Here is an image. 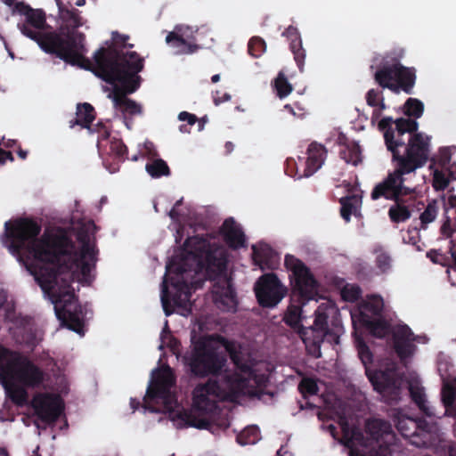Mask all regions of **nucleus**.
Returning a JSON list of instances; mask_svg holds the SVG:
<instances>
[{"instance_id": "1", "label": "nucleus", "mask_w": 456, "mask_h": 456, "mask_svg": "<svg viewBox=\"0 0 456 456\" xmlns=\"http://www.w3.org/2000/svg\"><path fill=\"white\" fill-rule=\"evenodd\" d=\"M5 232L15 252L26 250L37 262L33 274L42 289L51 293L57 318L68 329L84 335L85 313L71 283L75 278L83 284L94 279L98 250L87 232L77 235L81 244L77 249L68 231L61 227L46 229L40 238L41 225L31 219L5 223Z\"/></svg>"}, {"instance_id": "2", "label": "nucleus", "mask_w": 456, "mask_h": 456, "mask_svg": "<svg viewBox=\"0 0 456 456\" xmlns=\"http://www.w3.org/2000/svg\"><path fill=\"white\" fill-rule=\"evenodd\" d=\"M184 254L173 256L167 264V273L161 285V301L167 315V302L170 297L167 283L175 289L172 300L175 305L187 301L191 289H197L201 281H194V276L205 273L207 279L213 281L212 294L215 303L223 311L234 309L237 305L236 292L232 279L227 276V257L224 250L212 244L204 235L188 237L183 245Z\"/></svg>"}, {"instance_id": "3", "label": "nucleus", "mask_w": 456, "mask_h": 456, "mask_svg": "<svg viewBox=\"0 0 456 456\" xmlns=\"http://www.w3.org/2000/svg\"><path fill=\"white\" fill-rule=\"evenodd\" d=\"M378 128L383 133L386 147L392 154L395 169L377 183L370 192V199L381 198L397 202L411 195L415 189L408 184L416 170L424 167L430 154V137L418 132L415 121L392 117L382 118Z\"/></svg>"}, {"instance_id": "4", "label": "nucleus", "mask_w": 456, "mask_h": 456, "mask_svg": "<svg viewBox=\"0 0 456 456\" xmlns=\"http://www.w3.org/2000/svg\"><path fill=\"white\" fill-rule=\"evenodd\" d=\"M220 343L240 373L225 371L220 379H210L193 389L191 410L178 414L189 427L208 429L211 425L208 415L217 408V400L234 402L240 395H255L256 388L266 383V377L254 369V359L240 343L223 337Z\"/></svg>"}, {"instance_id": "5", "label": "nucleus", "mask_w": 456, "mask_h": 456, "mask_svg": "<svg viewBox=\"0 0 456 456\" xmlns=\"http://www.w3.org/2000/svg\"><path fill=\"white\" fill-rule=\"evenodd\" d=\"M144 68V59L137 53L117 52L114 48L101 49L95 56L94 75L113 86L110 97L114 107L123 113L137 115L142 107L127 94L139 89L142 77L139 75Z\"/></svg>"}, {"instance_id": "6", "label": "nucleus", "mask_w": 456, "mask_h": 456, "mask_svg": "<svg viewBox=\"0 0 456 456\" xmlns=\"http://www.w3.org/2000/svg\"><path fill=\"white\" fill-rule=\"evenodd\" d=\"M58 5L62 24L41 38V49L72 66L91 68L92 61L85 56L87 52L86 36L77 31L83 25L80 12L73 7L69 9L62 4Z\"/></svg>"}, {"instance_id": "7", "label": "nucleus", "mask_w": 456, "mask_h": 456, "mask_svg": "<svg viewBox=\"0 0 456 456\" xmlns=\"http://www.w3.org/2000/svg\"><path fill=\"white\" fill-rule=\"evenodd\" d=\"M285 265L292 273L294 287L283 321L291 329L299 333L305 328L301 324L302 306L317 295V281L310 269L299 259L293 256H285Z\"/></svg>"}, {"instance_id": "8", "label": "nucleus", "mask_w": 456, "mask_h": 456, "mask_svg": "<svg viewBox=\"0 0 456 456\" xmlns=\"http://www.w3.org/2000/svg\"><path fill=\"white\" fill-rule=\"evenodd\" d=\"M183 360L191 374L196 378H221L227 363L226 354L203 338L193 342L191 352L183 356Z\"/></svg>"}, {"instance_id": "9", "label": "nucleus", "mask_w": 456, "mask_h": 456, "mask_svg": "<svg viewBox=\"0 0 456 456\" xmlns=\"http://www.w3.org/2000/svg\"><path fill=\"white\" fill-rule=\"evenodd\" d=\"M0 376L13 379L26 387H38L45 380L44 371L28 357L0 346Z\"/></svg>"}, {"instance_id": "10", "label": "nucleus", "mask_w": 456, "mask_h": 456, "mask_svg": "<svg viewBox=\"0 0 456 456\" xmlns=\"http://www.w3.org/2000/svg\"><path fill=\"white\" fill-rule=\"evenodd\" d=\"M375 82L382 88H387L395 94L400 91L407 94H413L416 84V69L405 67L398 61L381 64L374 73Z\"/></svg>"}, {"instance_id": "11", "label": "nucleus", "mask_w": 456, "mask_h": 456, "mask_svg": "<svg viewBox=\"0 0 456 456\" xmlns=\"http://www.w3.org/2000/svg\"><path fill=\"white\" fill-rule=\"evenodd\" d=\"M175 385V377L169 366L154 370L144 397L145 404L150 402H161L165 410H173L177 403L175 394L171 391Z\"/></svg>"}, {"instance_id": "12", "label": "nucleus", "mask_w": 456, "mask_h": 456, "mask_svg": "<svg viewBox=\"0 0 456 456\" xmlns=\"http://www.w3.org/2000/svg\"><path fill=\"white\" fill-rule=\"evenodd\" d=\"M257 303L264 308H274L285 297L287 288L274 273H265L254 286Z\"/></svg>"}, {"instance_id": "13", "label": "nucleus", "mask_w": 456, "mask_h": 456, "mask_svg": "<svg viewBox=\"0 0 456 456\" xmlns=\"http://www.w3.org/2000/svg\"><path fill=\"white\" fill-rule=\"evenodd\" d=\"M30 405L35 415L47 425L55 424L65 410L64 401L61 395L48 392L36 393Z\"/></svg>"}, {"instance_id": "14", "label": "nucleus", "mask_w": 456, "mask_h": 456, "mask_svg": "<svg viewBox=\"0 0 456 456\" xmlns=\"http://www.w3.org/2000/svg\"><path fill=\"white\" fill-rule=\"evenodd\" d=\"M365 431L372 440L380 444L378 448L371 449L364 456H392L390 444L395 435L388 421L379 419H368Z\"/></svg>"}, {"instance_id": "15", "label": "nucleus", "mask_w": 456, "mask_h": 456, "mask_svg": "<svg viewBox=\"0 0 456 456\" xmlns=\"http://www.w3.org/2000/svg\"><path fill=\"white\" fill-rule=\"evenodd\" d=\"M395 426L398 432L411 443L420 446L426 443L429 433V425L425 419H416L397 411L394 418Z\"/></svg>"}, {"instance_id": "16", "label": "nucleus", "mask_w": 456, "mask_h": 456, "mask_svg": "<svg viewBox=\"0 0 456 456\" xmlns=\"http://www.w3.org/2000/svg\"><path fill=\"white\" fill-rule=\"evenodd\" d=\"M10 321L13 324L12 334L16 342L34 349L41 340L39 330L34 319L28 315L19 314L14 315Z\"/></svg>"}, {"instance_id": "17", "label": "nucleus", "mask_w": 456, "mask_h": 456, "mask_svg": "<svg viewBox=\"0 0 456 456\" xmlns=\"http://www.w3.org/2000/svg\"><path fill=\"white\" fill-rule=\"evenodd\" d=\"M368 379L377 391L388 404L396 403L400 400L401 387L397 380L386 371H366Z\"/></svg>"}, {"instance_id": "18", "label": "nucleus", "mask_w": 456, "mask_h": 456, "mask_svg": "<svg viewBox=\"0 0 456 456\" xmlns=\"http://www.w3.org/2000/svg\"><path fill=\"white\" fill-rule=\"evenodd\" d=\"M46 25L45 14L42 10L32 9L27 15L24 23H19L18 28L27 37L37 43L41 48V38L48 32L42 31Z\"/></svg>"}, {"instance_id": "19", "label": "nucleus", "mask_w": 456, "mask_h": 456, "mask_svg": "<svg viewBox=\"0 0 456 456\" xmlns=\"http://www.w3.org/2000/svg\"><path fill=\"white\" fill-rule=\"evenodd\" d=\"M307 159L304 173L301 176L309 177L314 175L324 163L327 150L324 145L313 142L307 148Z\"/></svg>"}, {"instance_id": "20", "label": "nucleus", "mask_w": 456, "mask_h": 456, "mask_svg": "<svg viewBox=\"0 0 456 456\" xmlns=\"http://www.w3.org/2000/svg\"><path fill=\"white\" fill-rule=\"evenodd\" d=\"M221 233L231 248L237 249L246 246L245 234L233 218L230 217L224 220L221 227Z\"/></svg>"}, {"instance_id": "21", "label": "nucleus", "mask_w": 456, "mask_h": 456, "mask_svg": "<svg viewBox=\"0 0 456 456\" xmlns=\"http://www.w3.org/2000/svg\"><path fill=\"white\" fill-rule=\"evenodd\" d=\"M282 36L289 41V49L294 55V60L301 72L304 71L305 50L302 45V39L298 29L294 26H289Z\"/></svg>"}, {"instance_id": "22", "label": "nucleus", "mask_w": 456, "mask_h": 456, "mask_svg": "<svg viewBox=\"0 0 456 456\" xmlns=\"http://www.w3.org/2000/svg\"><path fill=\"white\" fill-rule=\"evenodd\" d=\"M339 146V157L346 163L357 166L362 162V150L360 145L349 140L345 134H339L338 137Z\"/></svg>"}, {"instance_id": "23", "label": "nucleus", "mask_w": 456, "mask_h": 456, "mask_svg": "<svg viewBox=\"0 0 456 456\" xmlns=\"http://www.w3.org/2000/svg\"><path fill=\"white\" fill-rule=\"evenodd\" d=\"M427 257L434 264L450 266L456 270V240H451L448 242L446 250H443L442 248L429 250L427 252Z\"/></svg>"}, {"instance_id": "24", "label": "nucleus", "mask_w": 456, "mask_h": 456, "mask_svg": "<svg viewBox=\"0 0 456 456\" xmlns=\"http://www.w3.org/2000/svg\"><path fill=\"white\" fill-rule=\"evenodd\" d=\"M2 378V376H0ZM4 379H0V383L4 387L6 395L11 401L18 406H23L28 402V392L24 386L16 384V380L4 376Z\"/></svg>"}, {"instance_id": "25", "label": "nucleus", "mask_w": 456, "mask_h": 456, "mask_svg": "<svg viewBox=\"0 0 456 456\" xmlns=\"http://www.w3.org/2000/svg\"><path fill=\"white\" fill-rule=\"evenodd\" d=\"M299 336L302 338L303 342L305 344V346H313L316 357L321 356V345L325 341V329L310 327V328H303L300 329Z\"/></svg>"}, {"instance_id": "26", "label": "nucleus", "mask_w": 456, "mask_h": 456, "mask_svg": "<svg viewBox=\"0 0 456 456\" xmlns=\"http://www.w3.org/2000/svg\"><path fill=\"white\" fill-rule=\"evenodd\" d=\"M95 117L96 113L94 108L90 103H78L77 106L76 118L69 121V127L73 128L75 126H80L91 131L92 123L95 119Z\"/></svg>"}, {"instance_id": "27", "label": "nucleus", "mask_w": 456, "mask_h": 456, "mask_svg": "<svg viewBox=\"0 0 456 456\" xmlns=\"http://www.w3.org/2000/svg\"><path fill=\"white\" fill-rule=\"evenodd\" d=\"M361 320L370 334L376 338H383L389 332V325L381 317L371 318L366 313L361 312Z\"/></svg>"}, {"instance_id": "28", "label": "nucleus", "mask_w": 456, "mask_h": 456, "mask_svg": "<svg viewBox=\"0 0 456 456\" xmlns=\"http://www.w3.org/2000/svg\"><path fill=\"white\" fill-rule=\"evenodd\" d=\"M411 332L405 331L400 334H395L394 338V347L396 354L401 360H405L411 357L415 350V345L411 342L409 336Z\"/></svg>"}, {"instance_id": "29", "label": "nucleus", "mask_w": 456, "mask_h": 456, "mask_svg": "<svg viewBox=\"0 0 456 456\" xmlns=\"http://www.w3.org/2000/svg\"><path fill=\"white\" fill-rule=\"evenodd\" d=\"M167 44L176 49V54H191L198 51L200 46L196 44L187 42L175 31L169 32L166 37Z\"/></svg>"}, {"instance_id": "30", "label": "nucleus", "mask_w": 456, "mask_h": 456, "mask_svg": "<svg viewBox=\"0 0 456 456\" xmlns=\"http://www.w3.org/2000/svg\"><path fill=\"white\" fill-rule=\"evenodd\" d=\"M253 260L256 265L262 270L272 269V262L274 256V251L273 248L266 245L261 244L257 246H252Z\"/></svg>"}, {"instance_id": "31", "label": "nucleus", "mask_w": 456, "mask_h": 456, "mask_svg": "<svg viewBox=\"0 0 456 456\" xmlns=\"http://www.w3.org/2000/svg\"><path fill=\"white\" fill-rule=\"evenodd\" d=\"M129 39V37L127 35H122L118 32L115 31L112 32V43L108 45L107 47H100L94 54V61H92V66L91 68L86 69L87 70H91L94 73V67H95V56L97 53L101 49H110L114 48L117 52L122 53L124 55L126 53H134L133 51H124L125 48H133L134 45L128 44L127 40Z\"/></svg>"}, {"instance_id": "32", "label": "nucleus", "mask_w": 456, "mask_h": 456, "mask_svg": "<svg viewBox=\"0 0 456 456\" xmlns=\"http://www.w3.org/2000/svg\"><path fill=\"white\" fill-rule=\"evenodd\" d=\"M411 212L407 206L404 205L403 198L397 200L388 209V216L391 222L399 224L410 219Z\"/></svg>"}, {"instance_id": "33", "label": "nucleus", "mask_w": 456, "mask_h": 456, "mask_svg": "<svg viewBox=\"0 0 456 456\" xmlns=\"http://www.w3.org/2000/svg\"><path fill=\"white\" fill-rule=\"evenodd\" d=\"M423 112L424 104L417 98H408L403 104V113L408 117L403 118L404 119L415 121L419 125L416 119L419 118Z\"/></svg>"}, {"instance_id": "34", "label": "nucleus", "mask_w": 456, "mask_h": 456, "mask_svg": "<svg viewBox=\"0 0 456 456\" xmlns=\"http://www.w3.org/2000/svg\"><path fill=\"white\" fill-rule=\"evenodd\" d=\"M409 392L412 402L419 407V411L428 416H431L432 412L427 404L424 388L417 384H410Z\"/></svg>"}, {"instance_id": "35", "label": "nucleus", "mask_w": 456, "mask_h": 456, "mask_svg": "<svg viewBox=\"0 0 456 456\" xmlns=\"http://www.w3.org/2000/svg\"><path fill=\"white\" fill-rule=\"evenodd\" d=\"M260 439V430L257 426L245 428L236 437L240 445L255 444Z\"/></svg>"}, {"instance_id": "36", "label": "nucleus", "mask_w": 456, "mask_h": 456, "mask_svg": "<svg viewBox=\"0 0 456 456\" xmlns=\"http://www.w3.org/2000/svg\"><path fill=\"white\" fill-rule=\"evenodd\" d=\"M89 132L91 134H98L97 148L99 151L106 149L109 142L111 140L110 129L102 122L100 121L94 127L92 126V130Z\"/></svg>"}, {"instance_id": "37", "label": "nucleus", "mask_w": 456, "mask_h": 456, "mask_svg": "<svg viewBox=\"0 0 456 456\" xmlns=\"http://www.w3.org/2000/svg\"><path fill=\"white\" fill-rule=\"evenodd\" d=\"M145 168L148 174L154 178L170 175L169 167L167 162L161 159H155L151 163H147Z\"/></svg>"}, {"instance_id": "38", "label": "nucleus", "mask_w": 456, "mask_h": 456, "mask_svg": "<svg viewBox=\"0 0 456 456\" xmlns=\"http://www.w3.org/2000/svg\"><path fill=\"white\" fill-rule=\"evenodd\" d=\"M376 254L375 265L379 270L380 273H387L392 267V257L390 254L385 251L382 248L374 250Z\"/></svg>"}, {"instance_id": "39", "label": "nucleus", "mask_w": 456, "mask_h": 456, "mask_svg": "<svg viewBox=\"0 0 456 456\" xmlns=\"http://www.w3.org/2000/svg\"><path fill=\"white\" fill-rule=\"evenodd\" d=\"M277 96L281 99L287 97L292 91L293 86L288 81L283 72H279L273 83Z\"/></svg>"}, {"instance_id": "40", "label": "nucleus", "mask_w": 456, "mask_h": 456, "mask_svg": "<svg viewBox=\"0 0 456 456\" xmlns=\"http://www.w3.org/2000/svg\"><path fill=\"white\" fill-rule=\"evenodd\" d=\"M339 202L341 204L340 215L346 222H349L352 214L355 213L357 198L354 195L347 196L341 198Z\"/></svg>"}, {"instance_id": "41", "label": "nucleus", "mask_w": 456, "mask_h": 456, "mask_svg": "<svg viewBox=\"0 0 456 456\" xmlns=\"http://www.w3.org/2000/svg\"><path fill=\"white\" fill-rule=\"evenodd\" d=\"M108 145V154L113 155L115 158L122 160H125L126 159L127 147L121 139L113 137L109 142Z\"/></svg>"}, {"instance_id": "42", "label": "nucleus", "mask_w": 456, "mask_h": 456, "mask_svg": "<svg viewBox=\"0 0 456 456\" xmlns=\"http://www.w3.org/2000/svg\"><path fill=\"white\" fill-rule=\"evenodd\" d=\"M362 289L357 284H346L341 290L342 298L347 302H356L362 297Z\"/></svg>"}, {"instance_id": "43", "label": "nucleus", "mask_w": 456, "mask_h": 456, "mask_svg": "<svg viewBox=\"0 0 456 456\" xmlns=\"http://www.w3.org/2000/svg\"><path fill=\"white\" fill-rule=\"evenodd\" d=\"M355 344L362 362L366 366L372 362L373 355L362 337H355Z\"/></svg>"}, {"instance_id": "44", "label": "nucleus", "mask_w": 456, "mask_h": 456, "mask_svg": "<svg viewBox=\"0 0 456 456\" xmlns=\"http://www.w3.org/2000/svg\"><path fill=\"white\" fill-rule=\"evenodd\" d=\"M370 312L375 317H381L383 311V300L379 297H373L363 305V311Z\"/></svg>"}, {"instance_id": "45", "label": "nucleus", "mask_w": 456, "mask_h": 456, "mask_svg": "<svg viewBox=\"0 0 456 456\" xmlns=\"http://www.w3.org/2000/svg\"><path fill=\"white\" fill-rule=\"evenodd\" d=\"M298 390L304 398L308 395H314L318 393L319 388L317 383L312 379H303L298 384Z\"/></svg>"}, {"instance_id": "46", "label": "nucleus", "mask_w": 456, "mask_h": 456, "mask_svg": "<svg viewBox=\"0 0 456 456\" xmlns=\"http://www.w3.org/2000/svg\"><path fill=\"white\" fill-rule=\"evenodd\" d=\"M265 48V42L259 37H253L248 44V53L253 57H259Z\"/></svg>"}, {"instance_id": "47", "label": "nucleus", "mask_w": 456, "mask_h": 456, "mask_svg": "<svg viewBox=\"0 0 456 456\" xmlns=\"http://www.w3.org/2000/svg\"><path fill=\"white\" fill-rule=\"evenodd\" d=\"M449 177L443 170H435L433 174V187L436 191H444L449 185Z\"/></svg>"}, {"instance_id": "48", "label": "nucleus", "mask_w": 456, "mask_h": 456, "mask_svg": "<svg viewBox=\"0 0 456 456\" xmlns=\"http://www.w3.org/2000/svg\"><path fill=\"white\" fill-rule=\"evenodd\" d=\"M455 232L456 229L452 224L450 218L446 217V220L444 222L440 228L442 237L439 238V240H448V243L451 240H456Z\"/></svg>"}, {"instance_id": "49", "label": "nucleus", "mask_w": 456, "mask_h": 456, "mask_svg": "<svg viewBox=\"0 0 456 456\" xmlns=\"http://www.w3.org/2000/svg\"><path fill=\"white\" fill-rule=\"evenodd\" d=\"M327 308L320 305L315 311V319L313 327L327 329L329 314L326 313Z\"/></svg>"}, {"instance_id": "50", "label": "nucleus", "mask_w": 456, "mask_h": 456, "mask_svg": "<svg viewBox=\"0 0 456 456\" xmlns=\"http://www.w3.org/2000/svg\"><path fill=\"white\" fill-rule=\"evenodd\" d=\"M436 214V207L433 204H428L419 217L421 222V228L426 229L427 224L435 220Z\"/></svg>"}, {"instance_id": "51", "label": "nucleus", "mask_w": 456, "mask_h": 456, "mask_svg": "<svg viewBox=\"0 0 456 456\" xmlns=\"http://www.w3.org/2000/svg\"><path fill=\"white\" fill-rule=\"evenodd\" d=\"M443 402L447 410H452L455 413L456 395L452 387L443 392Z\"/></svg>"}, {"instance_id": "52", "label": "nucleus", "mask_w": 456, "mask_h": 456, "mask_svg": "<svg viewBox=\"0 0 456 456\" xmlns=\"http://www.w3.org/2000/svg\"><path fill=\"white\" fill-rule=\"evenodd\" d=\"M382 98H384L382 91L374 88L370 89L365 96L367 104L372 108L378 106V102Z\"/></svg>"}, {"instance_id": "53", "label": "nucleus", "mask_w": 456, "mask_h": 456, "mask_svg": "<svg viewBox=\"0 0 456 456\" xmlns=\"http://www.w3.org/2000/svg\"><path fill=\"white\" fill-rule=\"evenodd\" d=\"M325 341L330 343V345H338L339 344V335L334 330H330L329 327L325 329Z\"/></svg>"}, {"instance_id": "54", "label": "nucleus", "mask_w": 456, "mask_h": 456, "mask_svg": "<svg viewBox=\"0 0 456 456\" xmlns=\"http://www.w3.org/2000/svg\"><path fill=\"white\" fill-rule=\"evenodd\" d=\"M451 153L448 149H443L440 151L439 164L442 168H446L450 166Z\"/></svg>"}, {"instance_id": "55", "label": "nucleus", "mask_w": 456, "mask_h": 456, "mask_svg": "<svg viewBox=\"0 0 456 456\" xmlns=\"http://www.w3.org/2000/svg\"><path fill=\"white\" fill-rule=\"evenodd\" d=\"M166 338H169L168 346L170 347H175L177 345V340L170 334L167 322H166L165 328L163 329L161 333V339L163 340V342H165Z\"/></svg>"}, {"instance_id": "56", "label": "nucleus", "mask_w": 456, "mask_h": 456, "mask_svg": "<svg viewBox=\"0 0 456 456\" xmlns=\"http://www.w3.org/2000/svg\"><path fill=\"white\" fill-rule=\"evenodd\" d=\"M13 11L27 17V15L32 11V8L22 2H18L14 4Z\"/></svg>"}, {"instance_id": "57", "label": "nucleus", "mask_w": 456, "mask_h": 456, "mask_svg": "<svg viewBox=\"0 0 456 456\" xmlns=\"http://www.w3.org/2000/svg\"><path fill=\"white\" fill-rule=\"evenodd\" d=\"M178 118L181 121H187L188 125L192 126L197 121V117L194 114L189 113L187 111H182L178 115Z\"/></svg>"}, {"instance_id": "58", "label": "nucleus", "mask_w": 456, "mask_h": 456, "mask_svg": "<svg viewBox=\"0 0 456 456\" xmlns=\"http://www.w3.org/2000/svg\"><path fill=\"white\" fill-rule=\"evenodd\" d=\"M403 241L411 245H416L419 241V232L415 230L413 232L408 231V238L403 237Z\"/></svg>"}, {"instance_id": "59", "label": "nucleus", "mask_w": 456, "mask_h": 456, "mask_svg": "<svg viewBox=\"0 0 456 456\" xmlns=\"http://www.w3.org/2000/svg\"><path fill=\"white\" fill-rule=\"evenodd\" d=\"M6 160L13 161L14 158L11 151L0 148V165L4 164Z\"/></svg>"}, {"instance_id": "60", "label": "nucleus", "mask_w": 456, "mask_h": 456, "mask_svg": "<svg viewBox=\"0 0 456 456\" xmlns=\"http://www.w3.org/2000/svg\"><path fill=\"white\" fill-rule=\"evenodd\" d=\"M219 94V92H216V94L214 95V103L216 105H219L224 102H227V101H230L231 100V95L228 94V93H224L223 94V95L220 97L218 96L217 94Z\"/></svg>"}, {"instance_id": "61", "label": "nucleus", "mask_w": 456, "mask_h": 456, "mask_svg": "<svg viewBox=\"0 0 456 456\" xmlns=\"http://www.w3.org/2000/svg\"><path fill=\"white\" fill-rule=\"evenodd\" d=\"M449 177V180H455L456 181V164L451 165L448 167L445 168Z\"/></svg>"}, {"instance_id": "62", "label": "nucleus", "mask_w": 456, "mask_h": 456, "mask_svg": "<svg viewBox=\"0 0 456 456\" xmlns=\"http://www.w3.org/2000/svg\"><path fill=\"white\" fill-rule=\"evenodd\" d=\"M339 425L341 427V429H342L344 435L346 436L348 433L349 426H348V422H347L346 417L343 416V417L339 418Z\"/></svg>"}, {"instance_id": "63", "label": "nucleus", "mask_w": 456, "mask_h": 456, "mask_svg": "<svg viewBox=\"0 0 456 456\" xmlns=\"http://www.w3.org/2000/svg\"><path fill=\"white\" fill-rule=\"evenodd\" d=\"M381 115H382V112L380 110H379L377 108H374L372 114H371V122H375L378 119H379Z\"/></svg>"}, {"instance_id": "64", "label": "nucleus", "mask_w": 456, "mask_h": 456, "mask_svg": "<svg viewBox=\"0 0 456 456\" xmlns=\"http://www.w3.org/2000/svg\"><path fill=\"white\" fill-rule=\"evenodd\" d=\"M448 205L455 210L456 213V196H450L448 199Z\"/></svg>"}]
</instances>
